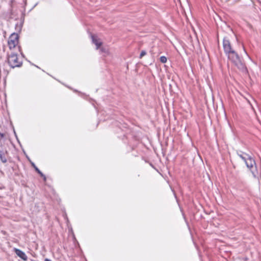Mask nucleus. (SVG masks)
Returning <instances> with one entry per match:
<instances>
[{
    "mask_svg": "<svg viewBox=\"0 0 261 261\" xmlns=\"http://www.w3.org/2000/svg\"><path fill=\"white\" fill-rule=\"evenodd\" d=\"M92 39L93 42L95 44L96 46V49H98L101 45H102V42L100 41V40L95 35L92 36Z\"/></svg>",
    "mask_w": 261,
    "mask_h": 261,
    "instance_id": "0eeeda50",
    "label": "nucleus"
},
{
    "mask_svg": "<svg viewBox=\"0 0 261 261\" xmlns=\"http://www.w3.org/2000/svg\"><path fill=\"white\" fill-rule=\"evenodd\" d=\"M167 58L165 56H162L160 57V61L163 63H165L167 62Z\"/></svg>",
    "mask_w": 261,
    "mask_h": 261,
    "instance_id": "6e6552de",
    "label": "nucleus"
},
{
    "mask_svg": "<svg viewBox=\"0 0 261 261\" xmlns=\"http://www.w3.org/2000/svg\"><path fill=\"white\" fill-rule=\"evenodd\" d=\"M8 45L10 50L16 49L20 51L19 36L17 33H13L8 38Z\"/></svg>",
    "mask_w": 261,
    "mask_h": 261,
    "instance_id": "f03ea898",
    "label": "nucleus"
},
{
    "mask_svg": "<svg viewBox=\"0 0 261 261\" xmlns=\"http://www.w3.org/2000/svg\"><path fill=\"white\" fill-rule=\"evenodd\" d=\"M32 165H33V166L34 167V168H35V170H36L37 172H38V170H39V169H38L36 166H35V165H34V164H32Z\"/></svg>",
    "mask_w": 261,
    "mask_h": 261,
    "instance_id": "4468645a",
    "label": "nucleus"
},
{
    "mask_svg": "<svg viewBox=\"0 0 261 261\" xmlns=\"http://www.w3.org/2000/svg\"><path fill=\"white\" fill-rule=\"evenodd\" d=\"M239 156L245 162L247 167L251 170L255 165V162L253 159L248 154L245 155L240 154Z\"/></svg>",
    "mask_w": 261,
    "mask_h": 261,
    "instance_id": "20e7f679",
    "label": "nucleus"
},
{
    "mask_svg": "<svg viewBox=\"0 0 261 261\" xmlns=\"http://www.w3.org/2000/svg\"><path fill=\"white\" fill-rule=\"evenodd\" d=\"M44 261H51V260L50 259H49L45 258V259H44Z\"/></svg>",
    "mask_w": 261,
    "mask_h": 261,
    "instance_id": "2eb2a0df",
    "label": "nucleus"
},
{
    "mask_svg": "<svg viewBox=\"0 0 261 261\" xmlns=\"http://www.w3.org/2000/svg\"><path fill=\"white\" fill-rule=\"evenodd\" d=\"M37 172L43 178L44 180H46V176L40 170H38Z\"/></svg>",
    "mask_w": 261,
    "mask_h": 261,
    "instance_id": "9b49d317",
    "label": "nucleus"
},
{
    "mask_svg": "<svg viewBox=\"0 0 261 261\" xmlns=\"http://www.w3.org/2000/svg\"><path fill=\"white\" fill-rule=\"evenodd\" d=\"M146 55V52L145 50H142L140 55V58L141 59L143 57Z\"/></svg>",
    "mask_w": 261,
    "mask_h": 261,
    "instance_id": "1a4fd4ad",
    "label": "nucleus"
},
{
    "mask_svg": "<svg viewBox=\"0 0 261 261\" xmlns=\"http://www.w3.org/2000/svg\"><path fill=\"white\" fill-rule=\"evenodd\" d=\"M8 62L12 68L20 67L22 64V59L17 54L13 53L8 56Z\"/></svg>",
    "mask_w": 261,
    "mask_h": 261,
    "instance_id": "7ed1b4c3",
    "label": "nucleus"
},
{
    "mask_svg": "<svg viewBox=\"0 0 261 261\" xmlns=\"http://www.w3.org/2000/svg\"><path fill=\"white\" fill-rule=\"evenodd\" d=\"M14 251L16 254L24 261L28 260V257L24 252L20 249L14 248Z\"/></svg>",
    "mask_w": 261,
    "mask_h": 261,
    "instance_id": "423d86ee",
    "label": "nucleus"
},
{
    "mask_svg": "<svg viewBox=\"0 0 261 261\" xmlns=\"http://www.w3.org/2000/svg\"><path fill=\"white\" fill-rule=\"evenodd\" d=\"M37 172L43 178L44 180H46V176L40 170H38Z\"/></svg>",
    "mask_w": 261,
    "mask_h": 261,
    "instance_id": "ddd939ff",
    "label": "nucleus"
},
{
    "mask_svg": "<svg viewBox=\"0 0 261 261\" xmlns=\"http://www.w3.org/2000/svg\"><path fill=\"white\" fill-rule=\"evenodd\" d=\"M37 172L43 178L44 180H46V176L40 170H38Z\"/></svg>",
    "mask_w": 261,
    "mask_h": 261,
    "instance_id": "9d476101",
    "label": "nucleus"
},
{
    "mask_svg": "<svg viewBox=\"0 0 261 261\" xmlns=\"http://www.w3.org/2000/svg\"><path fill=\"white\" fill-rule=\"evenodd\" d=\"M8 156V152L6 148L4 145H0V159L1 161L6 163L7 162V158Z\"/></svg>",
    "mask_w": 261,
    "mask_h": 261,
    "instance_id": "39448f33",
    "label": "nucleus"
},
{
    "mask_svg": "<svg viewBox=\"0 0 261 261\" xmlns=\"http://www.w3.org/2000/svg\"><path fill=\"white\" fill-rule=\"evenodd\" d=\"M223 47L224 53L227 56L228 60L231 61L240 71L243 72H246L247 69L245 64L242 62L238 53L232 47L230 39L227 36L223 38Z\"/></svg>",
    "mask_w": 261,
    "mask_h": 261,
    "instance_id": "f257e3e1",
    "label": "nucleus"
},
{
    "mask_svg": "<svg viewBox=\"0 0 261 261\" xmlns=\"http://www.w3.org/2000/svg\"><path fill=\"white\" fill-rule=\"evenodd\" d=\"M37 172L43 178L44 180H46V176L40 170H38Z\"/></svg>",
    "mask_w": 261,
    "mask_h": 261,
    "instance_id": "f8f14e48",
    "label": "nucleus"
}]
</instances>
